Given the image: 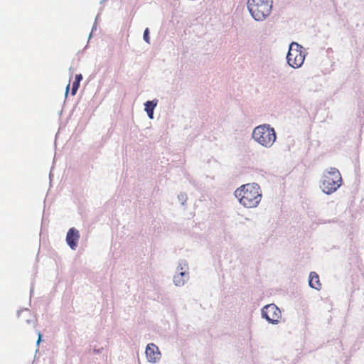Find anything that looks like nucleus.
<instances>
[{
  "label": "nucleus",
  "instance_id": "f257e3e1",
  "mask_svg": "<svg viewBox=\"0 0 364 364\" xmlns=\"http://www.w3.org/2000/svg\"><path fill=\"white\" fill-rule=\"evenodd\" d=\"M235 196L240 203L247 208L257 207L262 200V191L257 183H247L237 188Z\"/></svg>",
  "mask_w": 364,
  "mask_h": 364
},
{
  "label": "nucleus",
  "instance_id": "f03ea898",
  "mask_svg": "<svg viewBox=\"0 0 364 364\" xmlns=\"http://www.w3.org/2000/svg\"><path fill=\"white\" fill-rule=\"evenodd\" d=\"M247 8L252 16L256 21H263L271 13L272 0H248Z\"/></svg>",
  "mask_w": 364,
  "mask_h": 364
},
{
  "label": "nucleus",
  "instance_id": "7ed1b4c3",
  "mask_svg": "<svg viewBox=\"0 0 364 364\" xmlns=\"http://www.w3.org/2000/svg\"><path fill=\"white\" fill-rule=\"evenodd\" d=\"M252 137L259 144L270 147L276 140V134L274 129L269 125L263 124L255 128Z\"/></svg>",
  "mask_w": 364,
  "mask_h": 364
},
{
  "label": "nucleus",
  "instance_id": "20e7f679",
  "mask_svg": "<svg viewBox=\"0 0 364 364\" xmlns=\"http://www.w3.org/2000/svg\"><path fill=\"white\" fill-rule=\"evenodd\" d=\"M341 183L342 177L339 171L336 168H330L323 176L321 188L325 193L331 194L341 186Z\"/></svg>",
  "mask_w": 364,
  "mask_h": 364
},
{
  "label": "nucleus",
  "instance_id": "39448f33",
  "mask_svg": "<svg viewBox=\"0 0 364 364\" xmlns=\"http://www.w3.org/2000/svg\"><path fill=\"white\" fill-rule=\"evenodd\" d=\"M287 59L288 64L291 67L294 68H300L303 65L305 59V53L303 47L297 43H291Z\"/></svg>",
  "mask_w": 364,
  "mask_h": 364
},
{
  "label": "nucleus",
  "instance_id": "423d86ee",
  "mask_svg": "<svg viewBox=\"0 0 364 364\" xmlns=\"http://www.w3.org/2000/svg\"><path fill=\"white\" fill-rule=\"evenodd\" d=\"M262 314L264 318L273 324L277 323L282 316L281 311L274 304L266 305L262 309Z\"/></svg>",
  "mask_w": 364,
  "mask_h": 364
},
{
  "label": "nucleus",
  "instance_id": "0eeeda50",
  "mask_svg": "<svg viewBox=\"0 0 364 364\" xmlns=\"http://www.w3.org/2000/svg\"><path fill=\"white\" fill-rule=\"evenodd\" d=\"M79 238V231L74 228H71L67 233L66 242L72 250L76 249Z\"/></svg>",
  "mask_w": 364,
  "mask_h": 364
},
{
  "label": "nucleus",
  "instance_id": "6e6552de",
  "mask_svg": "<svg viewBox=\"0 0 364 364\" xmlns=\"http://www.w3.org/2000/svg\"><path fill=\"white\" fill-rule=\"evenodd\" d=\"M146 355L149 362H156L160 358L159 348L154 343H149L146 348Z\"/></svg>",
  "mask_w": 364,
  "mask_h": 364
},
{
  "label": "nucleus",
  "instance_id": "1a4fd4ad",
  "mask_svg": "<svg viewBox=\"0 0 364 364\" xmlns=\"http://www.w3.org/2000/svg\"><path fill=\"white\" fill-rule=\"evenodd\" d=\"M309 284L311 288L317 290L321 289V284L319 280V277L316 272H312L310 273Z\"/></svg>",
  "mask_w": 364,
  "mask_h": 364
},
{
  "label": "nucleus",
  "instance_id": "9d476101",
  "mask_svg": "<svg viewBox=\"0 0 364 364\" xmlns=\"http://www.w3.org/2000/svg\"><path fill=\"white\" fill-rule=\"evenodd\" d=\"M186 279H188V274L186 272H181L178 274L174 276L173 282L176 286H182L185 283Z\"/></svg>",
  "mask_w": 364,
  "mask_h": 364
},
{
  "label": "nucleus",
  "instance_id": "9b49d317",
  "mask_svg": "<svg viewBox=\"0 0 364 364\" xmlns=\"http://www.w3.org/2000/svg\"><path fill=\"white\" fill-rule=\"evenodd\" d=\"M156 106V102L153 101H148L145 103V110L147 112L150 119H153L154 109Z\"/></svg>",
  "mask_w": 364,
  "mask_h": 364
},
{
  "label": "nucleus",
  "instance_id": "f8f14e48",
  "mask_svg": "<svg viewBox=\"0 0 364 364\" xmlns=\"http://www.w3.org/2000/svg\"><path fill=\"white\" fill-rule=\"evenodd\" d=\"M82 76L81 74H77L75 75V81L73 82L72 86V95H75L80 87V82L82 80Z\"/></svg>",
  "mask_w": 364,
  "mask_h": 364
},
{
  "label": "nucleus",
  "instance_id": "ddd939ff",
  "mask_svg": "<svg viewBox=\"0 0 364 364\" xmlns=\"http://www.w3.org/2000/svg\"><path fill=\"white\" fill-rule=\"evenodd\" d=\"M144 41L149 43H150V38L149 36V28H146L144 33Z\"/></svg>",
  "mask_w": 364,
  "mask_h": 364
},
{
  "label": "nucleus",
  "instance_id": "4468645a",
  "mask_svg": "<svg viewBox=\"0 0 364 364\" xmlns=\"http://www.w3.org/2000/svg\"><path fill=\"white\" fill-rule=\"evenodd\" d=\"M69 89H70V84H68L66 87V95L68 94V91H69Z\"/></svg>",
  "mask_w": 364,
  "mask_h": 364
},
{
  "label": "nucleus",
  "instance_id": "2eb2a0df",
  "mask_svg": "<svg viewBox=\"0 0 364 364\" xmlns=\"http://www.w3.org/2000/svg\"><path fill=\"white\" fill-rule=\"evenodd\" d=\"M41 339V333H39V334H38V343H39V342H40Z\"/></svg>",
  "mask_w": 364,
  "mask_h": 364
}]
</instances>
